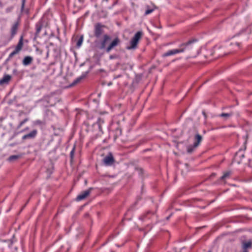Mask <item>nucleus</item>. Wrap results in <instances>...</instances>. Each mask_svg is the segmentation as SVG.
<instances>
[{"instance_id": "c756f323", "label": "nucleus", "mask_w": 252, "mask_h": 252, "mask_svg": "<svg viewBox=\"0 0 252 252\" xmlns=\"http://www.w3.org/2000/svg\"><path fill=\"white\" fill-rule=\"evenodd\" d=\"M34 124L36 125H42L43 124V123L41 120H37L35 121H34Z\"/></svg>"}, {"instance_id": "dca6fc26", "label": "nucleus", "mask_w": 252, "mask_h": 252, "mask_svg": "<svg viewBox=\"0 0 252 252\" xmlns=\"http://www.w3.org/2000/svg\"><path fill=\"white\" fill-rule=\"evenodd\" d=\"M104 118L103 117H98L97 119L96 124L98 125V128L100 131H102V125L104 123Z\"/></svg>"}, {"instance_id": "ea45409f", "label": "nucleus", "mask_w": 252, "mask_h": 252, "mask_svg": "<svg viewBox=\"0 0 252 252\" xmlns=\"http://www.w3.org/2000/svg\"><path fill=\"white\" fill-rule=\"evenodd\" d=\"M207 252H212L211 251H209Z\"/></svg>"}, {"instance_id": "20e7f679", "label": "nucleus", "mask_w": 252, "mask_h": 252, "mask_svg": "<svg viewBox=\"0 0 252 252\" xmlns=\"http://www.w3.org/2000/svg\"><path fill=\"white\" fill-rule=\"evenodd\" d=\"M142 35L141 31L137 32L132 38L130 41V46L126 47L127 49H134L137 48V44Z\"/></svg>"}, {"instance_id": "412c9836", "label": "nucleus", "mask_w": 252, "mask_h": 252, "mask_svg": "<svg viewBox=\"0 0 252 252\" xmlns=\"http://www.w3.org/2000/svg\"><path fill=\"white\" fill-rule=\"evenodd\" d=\"M231 174V172L229 171H227L223 173V175L220 178L221 180H224L227 178H229L230 175Z\"/></svg>"}, {"instance_id": "2eb2a0df", "label": "nucleus", "mask_w": 252, "mask_h": 252, "mask_svg": "<svg viewBox=\"0 0 252 252\" xmlns=\"http://www.w3.org/2000/svg\"><path fill=\"white\" fill-rule=\"evenodd\" d=\"M202 140V137L199 133H197L194 138V143L195 147H198Z\"/></svg>"}, {"instance_id": "72a5a7b5", "label": "nucleus", "mask_w": 252, "mask_h": 252, "mask_svg": "<svg viewBox=\"0 0 252 252\" xmlns=\"http://www.w3.org/2000/svg\"><path fill=\"white\" fill-rule=\"evenodd\" d=\"M171 216V214L170 216L167 217L166 218V220H168L169 219V218H170Z\"/></svg>"}, {"instance_id": "4468645a", "label": "nucleus", "mask_w": 252, "mask_h": 252, "mask_svg": "<svg viewBox=\"0 0 252 252\" xmlns=\"http://www.w3.org/2000/svg\"><path fill=\"white\" fill-rule=\"evenodd\" d=\"M11 79V76L8 74H5L3 77L0 79V85L3 84H8Z\"/></svg>"}, {"instance_id": "aec40b11", "label": "nucleus", "mask_w": 252, "mask_h": 252, "mask_svg": "<svg viewBox=\"0 0 252 252\" xmlns=\"http://www.w3.org/2000/svg\"><path fill=\"white\" fill-rule=\"evenodd\" d=\"M147 10H146L144 15H147L151 13H152L154 10L156 8V6L155 5H153V7L152 8H149V5H146Z\"/></svg>"}, {"instance_id": "393cba45", "label": "nucleus", "mask_w": 252, "mask_h": 252, "mask_svg": "<svg viewBox=\"0 0 252 252\" xmlns=\"http://www.w3.org/2000/svg\"><path fill=\"white\" fill-rule=\"evenodd\" d=\"M75 146H74L73 147L72 150L71 151L70 153V161L72 162L74 158V153H75Z\"/></svg>"}, {"instance_id": "c9c22d12", "label": "nucleus", "mask_w": 252, "mask_h": 252, "mask_svg": "<svg viewBox=\"0 0 252 252\" xmlns=\"http://www.w3.org/2000/svg\"><path fill=\"white\" fill-rule=\"evenodd\" d=\"M203 115H204L205 116H206V115H205V113L204 112H203Z\"/></svg>"}, {"instance_id": "ddd939ff", "label": "nucleus", "mask_w": 252, "mask_h": 252, "mask_svg": "<svg viewBox=\"0 0 252 252\" xmlns=\"http://www.w3.org/2000/svg\"><path fill=\"white\" fill-rule=\"evenodd\" d=\"M37 133V131L36 129L33 130L29 133L23 136L22 139V140H26L27 139H32L34 138Z\"/></svg>"}, {"instance_id": "1a4fd4ad", "label": "nucleus", "mask_w": 252, "mask_h": 252, "mask_svg": "<svg viewBox=\"0 0 252 252\" xmlns=\"http://www.w3.org/2000/svg\"><path fill=\"white\" fill-rule=\"evenodd\" d=\"M92 189V188H90L88 189H87L85 191L81 192L79 195H77L76 197V200L79 201L82 200L86 198L91 193V190Z\"/></svg>"}, {"instance_id": "4c0bfd02", "label": "nucleus", "mask_w": 252, "mask_h": 252, "mask_svg": "<svg viewBox=\"0 0 252 252\" xmlns=\"http://www.w3.org/2000/svg\"><path fill=\"white\" fill-rule=\"evenodd\" d=\"M236 44L237 45V46H239V44L238 43H236Z\"/></svg>"}, {"instance_id": "c85d7f7f", "label": "nucleus", "mask_w": 252, "mask_h": 252, "mask_svg": "<svg viewBox=\"0 0 252 252\" xmlns=\"http://www.w3.org/2000/svg\"><path fill=\"white\" fill-rule=\"evenodd\" d=\"M119 58V56L116 54L111 55L109 56V58L110 60L116 59Z\"/></svg>"}, {"instance_id": "6e6552de", "label": "nucleus", "mask_w": 252, "mask_h": 252, "mask_svg": "<svg viewBox=\"0 0 252 252\" xmlns=\"http://www.w3.org/2000/svg\"><path fill=\"white\" fill-rule=\"evenodd\" d=\"M103 162L106 166H111L115 162V159L112 153H109L103 159Z\"/></svg>"}, {"instance_id": "b1692460", "label": "nucleus", "mask_w": 252, "mask_h": 252, "mask_svg": "<svg viewBox=\"0 0 252 252\" xmlns=\"http://www.w3.org/2000/svg\"><path fill=\"white\" fill-rule=\"evenodd\" d=\"M83 36L82 35L80 37V38L78 39L77 43H76V46L77 48H79L83 42Z\"/></svg>"}, {"instance_id": "39448f33", "label": "nucleus", "mask_w": 252, "mask_h": 252, "mask_svg": "<svg viewBox=\"0 0 252 252\" xmlns=\"http://www.w3.org/2000/svg\"><path fill=\"white\" fill-rule=\"evenodd\" d=\"M105 26L101 23H98L94 25V36L97 39H99L104 33V28Z\"/></svg>"}, {"instance_id": "0eeeda50", "label": "nucleus", "mask_w": 252, "mask_h": 252, "mask_svg": "<svg viewBox=\"0 0 252 252\" xmlns=\"http://www.w3.org/2000/svg\"><path fill=\"white\" fill-rule=\"evenodd\" d=\"M111 128L114 133V137L115 139H117L118 137L121 135L122 129L120 127L118 123L112 124Z\"/></svg>"}, {"instance_id": "2f4dec72", "label": "nucleus", "mask_w": 252, "mask_h": 252, "mask_svg": "<svg viewBox=\"0 0 252 252\" xmlns=\"http://www.w3.org/2000/svg\"><path fill=\"white\" fill-rule=\"evenodd\" d=\"M249 164L250 166H252V159H249Z\"/></svg>"}, {"instance_id": "f257e3e1", "label": "nucleus", "mask_w": 252, "mask_h": 252, "mask_svg": "<svg viewBox=\"0 0 252 252\" xmlns=\"http://www.w3.org/2000/svg\"><path fill=\"white\" fill-rule=\"evenodd\" d=\"M95 43L99 50H103L108 53L120 43V40L118 37H116L111 40V37L109 35L104 34L101 39L95 40Z\"/></svg>"}, {"instance_id": "9d476101", "label": "nucleus", "mask_w": 252, "mask_h": 252, "mask_svg": "<svg viewBox=\"0 0 252 252\" xmlns=\"http://www.w3.org/2000/svg\"><path fill=\"white\" fill-rule=\"evenodd\" d=\"M19 26V21H16L11 26L10 29V36L13 38L17 33Z\"/></svg>"}, {"instance_id": "cd10ccee", "label": "nucleus", "mask_w": 252, "mask_h": 252, "mask_svg": "<svg viewBox=\"0 0 252 252\" xmlns=\"http://www.w3.org/2000/svg\"><path fill=\"white\" fill-rule=\"evenodd\" d=\"M28 121V118H26L24 120H23L22 121H21L19 125L18 126V128H20L25 123H26L27 121Z\"/></svg>"}, {"instance_id": "473e14b6", "label": "nucleus", "mask_w": 252, "mask_h": 252, "mask_svg": "<svg viewBox=\"0 0 252 252\" xmlns=\"http://www.w3.org/2000/svg\"><path fill=\"white\" fill-rule=\"evenodd\" d=\"M243 252H249L247 249H243Z\"/></svg>"}, {"instance_id": "a878e982", "label": "nucleus", "mask_w": 252, "mask_h": 252, "mask_svg": "<svg viewBox=\"0 0 252 252\" xmlns=\"http://www.w3.org/2000/svg\"><path fill=\"white\" fill-rule=\"evenodd\" d=\"M19 158V156H17V155H12V156H11L9 157L8 158V160L11 161H13L14 160H15V159H18V158Z\"/></svg>"}, {"instance_id": "7ed1b4c3", "label": "nucleus", "mask_w": 252, "mask_h": 252, "mask_svg": "<svg viewBox=\"0 0 252 252\" xmlns=\"http://www.w3.org/2000/svg\"><path fill=\"white\" fill-rule=\"evenodd\" d=\"M23 38V35H21L20 36L18 44L16 46L14 50L9 55L8 58L5 60L4 63V64H7L8 62L14 55L18 54L21 51L24 45Z\"/></svg>"}, {"instance_id": "f03ea898", "label": "nucleus", "mask_w": 252, "mask_h": 252, "mask_svg": "<svg viewBox=\"0 0 252 252\" xmlns=\"http://www.w3.org/2000/svg\"><path fill=\"white\" fill-rule=\"evenodd\" d=\"M196 41V39H192L183 43L179 46L178 48L168 50L164 53L162 57H166L184 52L191 53L196 48L195 46Z\"/></svg>"}, {"instance_id": "f8f14e48", "label": "nucleus", "mask_w": 252, "mask_h": 252, "mask_svg": "<svg viewBox=\"0 0 252 252\" xmlns=\"http://www.w3.org/2000/svg\"><path fill=\"white\" fill-rule=\"evenodd\" d=\"M35 32L34 34L35 37H37L41 30L43 27V22L42 20H39L35 24Z\"/></svg>"}, {"instance_id": "6ab92c4d", "label": "nucleus", "mask_w": 252, "mask_h": 252, "mask_svg": "<svg viewBox=\"0 0 252 252\" xmlns=\"http://www.w3.org/2000/svg\"><path fill=\"white\" fill-rule=\"evenodd\" d=\"M234 114V113L232 111L230 112L229 113H222L220 114L219 116L220 117L224 118L225 120L228 119L229 118L233 116Z\"/></svg>"}, {"instance_id": "7c9ffc66", "label": "nucleus", "mask_w": 252, "mask_h": 252, "mask_svg": "<svg viewBox=\"0 0 252 252\" xmlns=\"http://www.w3.org/2000/svg\"><path fill=\"white\" fill-rule=\"evenodd\" d=\"M26 2V0H22V5H21V11L22 12L24 10L25 4Z\"/></svg>"}, {"instance_id": "5701e85b", "label": "nucleus", "mask_w": 252, "mask_h": 252, "mask_svg": "<svg viewBox=\"0 0 252 252\" xmlns=\"http://www.w3.org/2000/svg\"><path fill=\"white\" fill-rule=\"evenodd\" d=\"M85 77V76L84 75H82L77 78H76L73 82L70 85L71 86H73L75 85H76V84H77L78 83H79L83 78H84Z\"/></svg>"}, {"instance_id": "bb28decb", "label": "nucleus", "mask_w": 252, "mask_h": 252, "mask_svg": "<svg viewBox=\"0 0 252 252\" xmlns=\"http://www.w3.org/2000/svg\"><path fill=\"white\" fill-rule=\"evenodd\" d=\"M135 170L137 171L138 174L139 175H142L144 173V170L142 168L140 167H136Z\"/></svg>"}, {"instance_id": "423d86ee", "label": "nucleus", "mask_w": 252, "mask_h": 252, "mask_svg": "<svg viewBox=\"0 0 252 252\" xmlns=\"http://www.w3.org/2000/svg\"><path fill=\"white\" fill-rule=\"evenodd\" d=\"M245 157V150L243 149H240L235 154L234 157V160L238 163L240 164L244 161V159Z\"/></svg>"}, {"instance_id": "f3484780", "label": "nucleus", "mask_w": 252, "mask_h": 252, "mask_svg": "<svg viewBox=\"0 0 252 252\" xmlns=\"http://www.w3.org/2000/svg\"><path fill=\"white\" fill-rule=\"evenodd\" d=\"M33 60V59L31 56H26L24 58L23 61V64L24 65H28L31 64Z\"/></svg>"}, {"instance_id": "a211bd4d", "label": "nucleus", "mask_w": 252, "mask_h": 252, "mask_svg": "<svg viewBox=\"0 0 252 252\" xmlns=\"http://www.w3.org/2000/svg\"><path fill=\"white\" fill-rule=\"evenodd\" d=\"M252 247V241L249 240L246 242H243L242 245L243 249H248L251 248Z\"/></svg>"}, {"instance_id": "58836bf2", "label": "nucleus", "mask_w": 252, "mask_h": 252, "mask_svg": "<svg viewBox=\"0 0 252 252\" xmlns=\"http://www.w3.org/2000/svg\"><path fill=\"white\" fill-rule=\"evenodd\" d=\"M50 45H53V44L52 43H50Z\"/></svg>"}, {"instance_id": "4be33fe9", "label": "nucleus", "mask_w": 252, "mask_h": 252, "mask_svg": "<svg viewBox=\"0 0 252 252\" xmlns=\"http://www.w3.org/2000/svg\"><path fill=\"white\" fill-rule=\"evenodd\" d=\"M197 147L194 146V144L189 145L187 147V152L189 154L192 153Z\"/></svg>"}, {"instance_id": "9b49d317", "label": "nucleus", "mask_w": 252, "mask_h": 252, "mask_svg": "<svg viewBox=\"0 0 252 252\" xmlns=\"http://www.w3.org/2000/svg\"><path fill=\"white\" fill-rule=\"evenodd\" d=\"M155 216V213L148 211L139 217V219L142 221H145L147 220L150 219L152 217H154Z\"/></svg>"}, {"instance_id": "f704fd0d", "label": "nucleus", "mask_w": 252, "mask_h": 252, "mask_svg": "<svg viewBox=\"0 0 252 252\" xmlns=\"http://www.w3.org/2000/svg\"><path fill=\"white\" fill-rule=\"evenodd\" d=\"M13 73H16L17 72V69H14L13 71Z\"/></svg>"}, {"instance_id": "e433bc0d", "label": "nucleus", "mask_w": 252, "mask_h": 252, "mask_svg": "<svg viewBox=\"0 0 252 252\" xmlns=\"http://www.w3.org/2000/svg\"><path fill=\"white\" fill-rule=\"evenodd\" d=\"M108 0H102V1H106V2H107V1H108Z\"/></svg>"}]
</instances>
